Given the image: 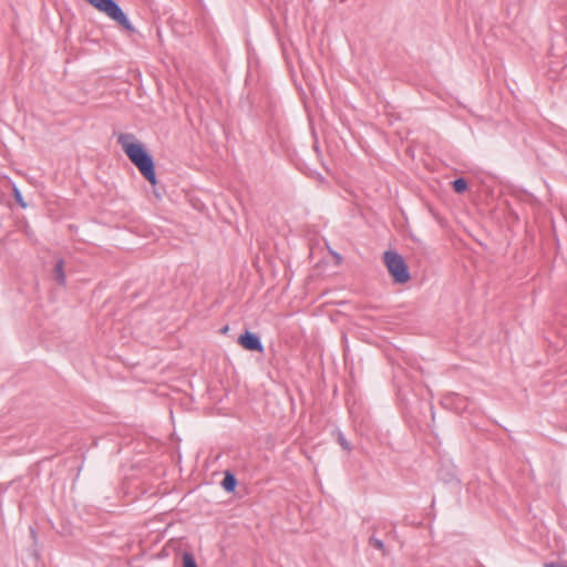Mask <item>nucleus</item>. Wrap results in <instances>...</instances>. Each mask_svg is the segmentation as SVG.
<instances>
[{
	"instance_id": "obj_1",
	"label": "nucleus",
	"mask_w": 567,
	"mask_h": 567,
	"mask_svg": "<svg viewBox=\"0 0 567 567\" xmlns=\"http://www.w3.org/2000/svg\"><path fill=\"white\" fill-rule=\"evenodd\" d=\"M117 143L122 146L130 161L137 167L140 173L152 185L156 184L155 166L152 156L144 148L143 144L135 142L133 134H121Z\"/></svg>"
},
{
	"instance_id": "obj_2",
	"label": "nucleus",
	"mask_w": 567,
	"mask_h": 567,
	"mask_svg": "<svg viewBox=\"0 0 567 567\" xmlns=\"http://www.w3.org/2000/svg\"><path fill=\"white\" fill-rule=\"evenodd\" d=\"M92 7H94L100 12L106 14L110 19L115 21L118 25H121L124 30L128 32H134L135 29L127 19L126 14L120 8V6L114 0H85Z\"/></svg>"
},
{
	"instance_id": "obj_3",
	"label": "nucleus",
	"mask_w": 567,
	"mask_h": 567,
	"mask_svg": "<svg viewBox=\"0 0 567 567\" xmlns=\"http://www.w3.org/2000/svg\"><path fill=\"white\" fill-rule=\"evenodd\" d=\"M383 261L394 284L403 285L410 280L409 267L400 254L388 250L383 254Z\"/></svg>"
},
{
	"instance_id": "obj_4",
	"label": "nucleus",
	"mask_w": 567,
	"mask_h": 567,
	"mask_svg": "<svg viewBox=\"0 0 567 567\" xmlns=\"http://www.w3.org/2000/svg\"><path fill=\"white\" fill-rule=\"evenodd\" d=\"M238 343L246 350L264 352V346L255 333L246 331L239 336Z\"/></svg>"
},
{
	"instance_id": "obj_5",
	"label": "nucleus",
	"mask_w": 567,
	"mask_h": 567,
	"mask_svg": "<svg viewBox=\"0 0 567 567\" xmlns=\"http://www.w3.org/2000/svg\"><path fill=\"white\" fill-rule=\"evenodd\" d=\"M53 278L59 285L65 284V274H64V261L60 259L53 269Z\"/></svg>"
},
{
	"instance_id": "obj_6",
	"label": "nucleus",
	"mask_w": 567,
	"mask_h": 567,
	"mask_svg": "<svg viewBox=\"0 0 567 567\" xmlns=\"http://www.w3.org/2000/svg\"><path fill=\"white\" fill-rule=\"evenodd\" d=\"M221 484L227 492H233L236 487L237 480L233 474L226 473Z\"/></svg>"
},
{
	"instance_id": "obj_7",
	"label": "nucleus",
	"mask_w": 567,
	"mask_h": 567,
	"mask_svg": "<svg viewBox=\"0 0 567 567\" xmlns=\"http://www.w3.org/2000/svg\"><path fill=\"white\" fill-rule=\"evenodd\" d=\"M183 567H198L193 554L185 551L182 556Z\"/></svg>"
},
{
	"instance_id": "obj_8",
	"label": "nucleus",
	"mask_w": 567,
	"mask_h": 567,
	"mask_svg": "<svg viewBox=\"0 0 567 567\" xmlns=\"http://www.w3.org/2000/svg\"><path fill=\"white\" fill-rule=\"evenodd\" d=\"M452 185H453V189H454L456 193H458V194L463 193V192H464V190H466V188H467V183H466V181H465L464 178H456V179L452 183Z\"/></svg>"
},
{
	"instance_id": "obj_9",
	"label": "nucleus",
	"mask_w": 567,
	"mask_h": 567,
	"mask_svg": "<svg viewBox=\"0 0 567 567\" xmlns=\"http://www.w3.org/2000/svg\"><path fill=\"white\" fill-rule=\"evenodd\" d=\"M369 544L372 547H374V548L379 549L380 551H382L383 555H386L384 543L381 539L375 538V537L372 536L369 539Z\"/></svg>"
},
{
	"instance_id": "obj_10",
	"label": "nucleus",
	"mask_w": 567,
	"mask_h": 567,
	"mask_svg": "<svg viewBox=\"0 0 567 567\" xmlns=\"http://www.w3.org/2000/svg\"><path fill=\"white\" fill-rule=\"evenodd\" d=\"M13 197L16 199V202L22 207V208H25L27 207V204L23 200V197L20 193V190L18 189L17 186H13Z\"/></svg>"
},
{
	"instance_id": "obj_11",
	"label": "nucleus",
	"mask_w": 567,
	"mask_h": 567,
	"mask_svg": "<svg viewBox=\"0 0 567 567\" xmlns=\"http://www.w3.org/2000/svg\"><path fill=\"white\" fill-rule=\"evenodd\" d=\"M338 442L339 444L343 447V450L346 451H351V445L350 443L348 442V440L343 436L342 433H339L338 435Z\"/></svg>"
},
{
	"instance_id": "obj_12",
	"label": "nucleus",
	"mask_w": 567,
	"mask_h": 567,
	"mask_svg": "<svg viewBox=\"0 0 567 567\" xmlns=\"http://www.w3.org/2000/svg\"><path fill=\"white\" fill-rule=\"evenodd\" d=\"M545 567H567V566L564 564H558V563H547V564H545Z\"/></svg>"
},
{
	"instance_id": "obj_13",
	"label": "nucleus",
	"mask_w": 567,
	"mask_h": 567,
	"mask_svg": "<svg viewBox=\"0 0 567 567\" xmlns=\"http://www.w3.org/2000/svg\"><path fill=\"white\" fill-rule=\"evenodd\" d=\"M337 259H338V262L341 260V256L339 255H336Z\"/></svg>"
}]
</instances>
